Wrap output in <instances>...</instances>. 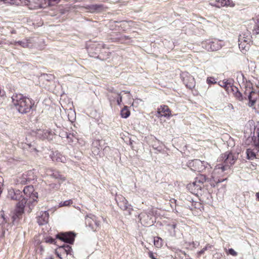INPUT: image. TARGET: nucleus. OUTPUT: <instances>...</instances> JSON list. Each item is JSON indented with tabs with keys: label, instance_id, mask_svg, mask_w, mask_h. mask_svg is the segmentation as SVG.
<instances>
[{
	"label": "nucleus",
	"instance_id": "nucleus-1",
	"mask_svg": "<svg viewBox=\"0 0 259 259\" xmlns=\"http://www.w3.org/2000/svg\"><path fill=\"white\" fill-rule=\"evenodd\" d=\"M236 159V157L231 152H226L222 154L219 158V161L223 162V164L222 165L219 164L215 166L211 176L215 183H219L226 180L221 179L220 176H217L216 175L219 174L223 176V172L229 168L230 165H233Z\"/></svg>",
	"mask_w": 259,
	"mask_h": 259
},
{
	"label": "nucleus",
	"instance_id": "nucleus-2",
	"mask_svg": "<svg viewBox=\"0 0 259 259\" xmlns=\"http://www.w3.org/2000/svg\"><path fill=\"white\" fill-rule=\"evenodd\" d=\"M12 102L20 113H26L30 111L33 104L30 99L22 94H15L12 97Z\"/></svg>",
	"mask_w": 259,
	"mask_h": 259
},
{
	"label": "nucleus",
	"instance_id": "nucleus-3",
	"mask_svg": "<svg viewBox=\"0 0 259 259\" xmlns=\"http://www.w3.org/2000/svg\"><path fill=\"white\" fill-rule=\"evenodd\" d=\"M207 181V178L203 175L198 176L194 182L187 185V189L193 194L198 195L204 187V183Z\"/></svg>",
	"mask_w": 259,
	"mask_h": 259
},
{
	"label": "nucleus",
	"instance_id": "nucleus-4",
	"mask_svg": "<svg viewBox=\"0 0 259 259\" xmlns=\"http://www.w3.org/2000/svg\"><path fill=\"white\" fill-rule=\"evenodd\" d=\"M208 163L204 161H201L199 159H194L189 161L188 166L192 170L201 171L205 169Z\"/></svg>",
	"mask_w": 259,
	"mask_h": 259
},
{
	"label": "nucleus",
	"instance_id": "nucleus-5",
	"mask_svg": "<svg viewBox=\"0 0 259 259\" xmlns=\"http://www.w3.org/2000/svg\"><path fill=\"white\" fill-rule=\"evenodd\" d=\"M25 5L28 6L30 9H36L45 8L47 6L48 0H22Z\"/></svg>",
	"mask_w": 259,
	"mask_h": 259
},
{
	"label": "nucleus",
	"instance_id": "nucleus-6",
	"mask_svg": "<svg viewBox=\"0 0 259 259\" xmlns=\"http://www.w3.org/2000/svg\"><path fill=\"white\" fill-rule=\"evenodd\" d=\"M85 222L86 225L93 231H96L100 228V222L97 220V218L93 214H90L87 215Z\"/></svg>",
	"mask_w": 259,
	"mask_h": 259
},
{
	"label": "nucleus",
	"instance_id": "nucleus-7",
	"mask_svg": "<svg viewBox=\"0 0 259 259\" xmlns=\"http://www.w3.org/2000/svg\"><path fill=\"white\" fill-rule=\"evenodd\" d=\"M23 192L26 196V199L29 197V202L33 203L37 201L38 194L34 191V188L32 186H28L24 187Z\"/></svg>",
	"mask_w": 259,
	"mask_h": 259
},
{
	"label": "nucleus",
	"instance_id": "nucleus-8",
	"mask_svg": "<svg viewBox=\"0 0 259 259\" xmlns=\"http://www.w3.org/2000/svg\"><path fill=\"white\" fill-rule=\"evenodd\" d=\"M104 47L103 44H93L87 48L88 53L91 57H98L96 55L100 54Z\"/></svg>",
	"mask_w": 259,
	"mask_h": 259
},
{
	"label": "nucleus",
	"instance_id": "nucleus-9",
	"mask_svg": "<svg viewBox=\"0 0 259 259\" xmlns=\"http://www.w3.org/2000/svg\"><path fill=\"white\" fill-rule=\"evenodd\" d=\"M202 47L208 51H215L221 49L222 45L220 41L214 40L203 43Z\"/></svg>",
	"mask_w": 259,
	"mask_h": 259
},
{
	"label": "nucleus",
	"instance_id": "nucleus-10",
	"mask_svg": "<svg viewBox=\"0 0 259 259\" xmlns=\"http://www.w3.org/2000/svg\"><path fill=\"white\" fill-rule=\"evenodd\" d=\"M117 199V201L118 206L123 210L127 211L129 214H131L133 209L131 205L128 204L127 200L122 196H119Z\"/></svg>",
	"mask_w": 259,
	"mask_h": 259
},
{
	"label": "nucleus",
	"instance_id": "nucleus-11",
	"mask_svg": "<svg viewBox=\"0 0 259 259\" xmlns=\"http://www.w3.org/2000/svg\"><path fill=\"white\" fill-rule=\"evenodd\" d=\"M239 48L240 51L243 53L245 54L246 52L249 50L250 45L249 42H250L249 38H245L242 36H240L239 37Z\"/></svg>",
	"mask_w": 259,
	"mask_h": 259
},
{
	"label": "nucleus",
	"instance_id": "nucleus-12",
	"mask_svg": "<svg viewBox=\"0 0 259 259\" xmlns=\"http://www.w3.org/2000/svg\"><path fill=\"white\" fill-rule=\"evenodd\" d=\"M157 113L158 117L163 116L169 118L171 116V111L166 105H161L158 108Z\"/></svg>",
	"mask_w": 259,
	"mask_h": 259
},
{
	"label": "nucleus",
	"instance_id": "nucleus-13",
	"mask_svg": "<svg viewBox=\"0 0 259 259\" xmlns=\"http://www.w3.org/2000/svg\"><path fill=\"white\" fill-rule=\"evenodd\" d=\"M49 212L47 211L39 212L36 217L37 222L39 225H43L47 224L49 220Z\"/></svg>",
	"mask_w": 259,
	"mask_h": 259
},
{
	"label": "nucleus",
	"instance_id": "nucleus-14",
	"mask_svg": "<svg viewBox=\"0 0 259 259\" xmlns=\"http://www.w3.org/2000/svg\"><path fill=\"white\" fill-rule=\"evenodd\" d=\"M46 173L47 176H50L53 178L58 179V180L61 181L62 182L65 180V178L64 177L60 175L58 171L52 168L47 169L46 170Z\"/></svg>",
	"mask_w": 259,
	"mask_h": 259
},
{
	"label": "nucleus",
	"instance_id": "nucleus-15",
	"mask_svg": "<svg viewBox=\"0 0 259 259\" xmlns=\"http://www.w3.org/2000/svg\"><path fill=\"white\" fill-rule=\"evenodd\" d=\"M183 81L186 86L189 88L192 89L195 85L194 78L189 74H184L182 76Z\"/></svg>",
	"mask_w": 259,
	"mask_h": 259
},
{
	"label": "nucleus",
	"instance_id": "nucleus-16",
	"mask_svg": "<svg viewBox=\"0 0 259 259\" xmlns=\"http://www.w3.org/2000/svg\"><path fill=\"white\" fill-rule=\"evenodd\" d=\"M27 202L26 198H22L20 201H19L15 209L16 214L17 217L21 214L24 211V208Z\"/></svg>",
	"mask_w": 259,
	"mask_h": 259
},
{
	"label": "nucleus",
	"instance_id": "nucleus-17",
	"mask_svg": "<svg viewBox=\"0 0 259 259\" xmlns=\"http://www.w3.org/2000/svg\"><path fill=\"white\" fill-rule=\"evenodd\" d=\"M75 235L72 233H66L65 234H63L61 235L59 238L60 240L70 243L72 244L74 242Z\"/></svg>",
	"mask_w": 259,
	"mask_h": 259
},
{
	"label": "nucleus",
	"instance_id": "nucleus-18",
	"mask_svg": "<svg viewBox=\"0 0 259 259\" xmlns=\"http://www.w3.org/2000/svg\"><path fill=\"white\" fill-rule=\"evenodd\" d=\"M215 5L219 8L221 7H234L235 4L232 0H218L216 1Z\"/></svg>",
	"mask_w": 259,
	"mask_h": 259
},
{
	"label": "nucleus",
	"instance_id": "nucleus-19",
	"mask_svg": "<svg viewBox=\"0 0 259 259\" xmlns=\"http://www.w3.org/2000/svg\"><path fill=\"white\" fill-rule=\"evenodd\" d=\"M50 156L53 161L64 163L66 160L65 157L57 151L53 152Z\"/></svg>",
	"mask_w": 259,
	"mask_h": 259
},
{
	"label": "nucleus",
	"instance_id": "nucleus-20",
	"mask_svg": "<svg viewBox=\"0 0 259 259\" xmlns=\"http://www.w3.org/2000/svg\"><path fill=\"white\" fill-rule=\"evenodd\" d=\"M14 46H16L17 45H20V46L23 48H27L29 47L30 44H31L30 39H25L22 40H20L18 41H14L13 43H11Z\"/></svg>",
	"mask_w": 259,
	"mask_h": 259
},
{
	"label": "nucleus",
	"instance_id": "nucleus-21",
	"mask_svg": "<svg viewBox=\"0 0 259 259\" xmlns=\"http://www.w3.org/2000/svg\"><path fill=\"white\" fill-rule=\"evenodd\" d=\"M131 112L128 108L126 106H124L123 109L120 111V115L122 118H126L130 115Z\"/></svg>",
	"mask_w": 259,
	"mask_h": 259
},
{
	"label": "nucleus",
	"instance_id": "nucleus-22",
	"mask_svg": "<svg viewBox=\"0 0 259 259\" xmlns=\"http://www.w3.org/2000/svg\"><path fill=\"white\" fill-rule=\"evenodd\" d=\"M55 77L52 74H43L41 76L40 79L43 81H47L48 82L53 81L54 80Z\"/></svg>",
	"mask_w": 259,
	"mask_h": 259
},
{
	"label": "nucleus",
	"instance_id": "nucleus-23",
	"mask_svg": "<svg viewBox=\"0 0 259 259\" xmlns=\"http://www.w3.org/2000/svg\"><path fill=\"white\" fill-rule=\"evenodd\" d=\"M246 154L247 158L249 159H253L256 157L255 152L252 150L250 149H247Z\"/></svg>",
	"mask_w": 259,
	"mask_h": 259
},
{
	"label": "nucleus",
	"instance_id": "nucleus-24",
	"mask_svg": "<svg viewBox=\"0 0 259 259\" xmlns=\"http://www.w3.org/2000/svg\"><path fill=\"white\" fill-rule=\"evenodd\" d=\"M154 244L156 247H161L162 245V239L160 237L154 238Z\"/></svg>",
	"mask_w": 259,
	"mask_h": 259
},
{
	"label": "nucleus",
	"instance_id": "nucleus-25",
	"mask_svg": "<svg viewBox=\"0 0 259 259\" xmlns=\"http://www.w3.org/2000/svg\"><path fill=\"white\" fill-rule=\"evenodd\" d=\"M73 203L72 200L71 199H69L68 200H66L64 201H61L59 203V206L60 207L63 206H68L72 204Z\"/></svg>",
	"mask_w": 259,
	"mask_h": 259
},
{
	"label": "nucleus",
	"instance_id": "nucleus-26",
	"mask_svg": "<svg viewBox=\"0 0 259 259\" xmlns=\"http://www.w3.org/2000/svg\"><path fill=\"white\" fill-rule=\"evenodd\" d=\"M253 34H259V20H257L254 24L253 28L252 29Z\"/></svg>",
	"mask_w": 259,
	"mask_h": 259
},
{
	"label": "nucleus",
	"instance_id": "nucleus-27",
	"mask_svg": "<svg viewBox=\"0 0 259 259\" xmlns=\"http://www.w3.org/2000/svg\"><path fill=\"white\" fill-rule=\"evenodd\" d=\"M231 83L229 81V80H224L222 82H220V85L224 88H227L229 87H231Z\"/></svg>",
	"mask_w": 259,
	"mask_h": 259
},
{
	"label": "nucleus",
	"instance_id": "nucleus-28",
	"mask_svg": "<svg viewBox=\"0 0 259 259\" xmlns=\"http://www.w3.org/2000/svg\"><path fill=\"white\" fill-rule=\"evenodd\" d=\"M257 137L255 138L254 140V144L255 147L259 148V128L257 130Z\"/></svg>",
	"mask_w": 259,
	"mask_h": 259
},
{
	"label": "nucleus",
	"instance_id": "nucleus-29",
	"mask_svg": "<svg viewBox=\"0 0 259 259\" xmlns=\"http://www.w3.org/2000/svg\"><path fill=\"white\" fill-rule=\"evenodd\" d=\"M206 81L208 84H214L217 83L214 78L213 77H207Z\"/></svg>",
	"mask_w": 259,
	"mask_h": 259
},
{
	"label": "nucleus",
	"instance_id": "nucleus-30",
	"mask_svg": "<svg viewBox=\"0 0 259 259\" xmlns=\"http://www.w3.org/2000/svg\"><path fill=\"white\" fill-rule=\"evenodd\" d=\"M211 246L209 244H207L206 246L204 247L202 249L198 252L199 255H201L204 253V252L207 249L208 247L210 248Z\"/></svg>",
	"mask_w": 259,
	"mask_h": 259
},
{
	"label": "nucleus",
	"instance_id": "nucleus-31",
	"mask_svg": "<svg viewBox=\"0 0 259 259\" xmlns=\"http://www.w3.org/2000/svg\"><path fill=\"white\" fill-rule=\"evenodd\" d=\"M199 245V243L198 242H192L189 243L190 247L195 248Z\"/></svg>",
	"mask_w": 259,
	"mask_h": 259
},
{
	"label": "nucleus",
	"instance_id": "nucleus-32",
	"mask_svg": "<svg viewBox=\"0 0 259 259\" xmlns=\"http://www.w3.org/2000/svg\"><path fill=\"white\" fill-rule=\"evenodd\" d=\"M229 253L233 256H236L237 255V252H236L233 249L230 248L228 250Z\"/></svg>",
	"mask_w": 259,
	"mask_h": 259
},
{
	"label": "nucleus",
	"instance_id": "nucleus-33",
	"mask_svg": "<svg viewBox=\"0 0 259 259\" xmlns=\"http://www.w3.org/2000/svg\"><path fill=\"white\" fill-rule=\"evenodd\" d=\"M118 96L117 99V103L118 105H120L121 103L122 102V96L120 94H117Z\"/></svg>",
	"mask_w": 259,
	"mask_h": 259
},
{
	"label": "nucleus",
	"instance_id": "nucleus-34",
	"mask_svg": "<svg viewBox=\"0 0 259 259\" xmlns=\"http://www.w3.org/2000/svg\"><path fill=\"white\" fill-rule=\"evenodd\" d=\"M103 6L102 5H95L92 6V8L95 10H99Z\"/></svg>",
	"mask_w": 259,
	"mask_h": 259
},
{
	"label": "nucleus",
	"instance_id": "nucleus-35",
	"mask_svg": "<svg viewBox=\"0 0 259 259\" xmlns=\"http://www.w3.org/2000/svg\"><path fill=\"white\" fill-rule=\"evenodd\" d=\"M63 247H64V250L67 252V254H68L71 249V247L69 245H66V246H63Z\"/></svg>",
	"mask_w": 259,
	"mask_h": 259
},
{
	"label": "nucleus",
	"instance_id": "nucleus-36",
	"mask_svg": "<svg viewBox=\"0 0 259 259\" xmlns=\"http://www.w3.org/2000/svg\"><path fill=\"white\" fill-rule=\"evenodd\" d=\"M148 254H149V256L151 258V259H158L157 258H156L155 257V255L154 254V253L152 252V251H149L148 252Z\"/></svg>",
	"mask_w": 259,
	"mask_h": 259
},
{
	"label": "nucleus",
	"instance_id": "nucleus-37",
	"mask_svg": "<svg viewBox=\"0 0 259 259\" xmlns=\"http://www.w3.org/2000/svg\"><path fill=\"white\" fill-rule=\"evenodd\" d=\"M5 95V91L0 89V96L1 97H4Z\"/></svg>",
	"mask_w": 259,
	"mask_h": 259
},
{
	"label": "nucleus",
	"instance_id": "nucleus-38",
	"mask_svg": "<svg viewBox=\"0 0 259 259\" xmlns=\"http://www.w3.org/2000/svg\"><path fill=\"white\" fill-rule=\"evenodd\" d=\"M48 1H49V2L47 3V6L49 5L50 2H54L55 3H58L60 1V0H48Z\"/></svg>",
	"mask_w": 259,
	"mask_h": 259
},
{
	"label": "nucleus",
	"instance_id": "nucleus-39",
	"mask_svg": "<svg viewBox=\"0 0 259 259\" xmlns=\"http://www.w3.org/2000/svg\"><path fill=\"white\" fill-rule=\"evenodd\" d=\"M248 98H249V99L250 100V102H251V105L252 106L254 103L255 101L251 100V95H250L248 96Z\"/></svg>",
	"mask_w": 259,
	"mask_h": 259
},
{
	"label": "nucleus",
	"instance_id": "nucleus-40",
	"mask_svg": "<svg viewBox=\"0 0 259 259\" xmlns=\"http://www.w3.org/2000/svg\"><path fill=\"white\" fill-rule=\"evenodd\" d=\"M45 132V135H43V138H48V136L46 135L47 134H49V132L48 131H44Z\"/></svg>",
	"mask_w": 259,
	"mask_h": 259
},
{
	"label": "nucleus",
	"instance_id": "nucleus-41",
	"mask_svg": "<svg viewBox=\"0 0 259 259\" xmlns=\"http://www.w3.org/2000/svg\"><path fill=\"white\" fill-rule=\"evenodd\" d=\"M256 199L259 201V192H257L255 194Z\"/></svg>",
	"mask_w": 259,
	"mask_h": 259
},
{
	"label": "nucleus",
	"instance_id": "nucleus-42",
	"mask_svg": "<svg viewBox=\"0 0 259 259\" xmlns=\"http://www.w3.org/2000/svg\"><path fill=\"white\" fill-rule=\"evenodd\" d=\"M46 259H54V258L52 256H50L47 257Z\"/></svg>",
	"mask_w": 259,
	"mask_h": 259
},
{
	"label": "nucleus",
	"instance_id": "nucleus-43",
	"mask_svg": "<svg viewBox=\"0 0 259 259\" xmlns=\"http://www.w3.org/2000/svg\"><path fill=\"white\" fill-rule=\"evenodd\" d=\"M126 94H130V92L128 91H125L124 92ZM128 97L130 98V95H128Z\"/></svg>",
	"mask_w": 259,
	"mask_h": 259
},
{
	"label": "nucleus",
	"instance_id": "nucleus-44",
	"mask_svg": "<svg viewBox=\"0 0 259 259\" xmlns=\"http://www.w3.org/2000/svg\"><path fill=\"white\" fill-rule=\"evenodd\" d=\"M42 132V131H41V130H39L38 132V134L41 135Z\"/></svg>",
	"mask_w": 259,
	"mask_h": 259
},
{
	"label": "nucleus",
	"instance_id": "nucleus-45",
	"mask_svg": "<svg viewBox=\"0 0 259 259\" xmlns=\"http://www.w3.org/2000/svg\"><path fill=\"white\" fill-rule=\"evenodd\" d=\"M53 239H51V240H50V241H51V242H53Z\"/></svg>",
	"mask_w": 259,
	"mask_h": 259
},
{
	"label": "nucleus",
	"instance_id": "nucleus-46",
	"mask_svg": "<svg viewBox=\"0 0 259 259\" xmlns=\"http://www.w3.org/2000/svg\"><path fill=\"white\" fill-rule=\"evenodd\" d=\"M53 239H51V240H50V241H51V242H53Z\"/></svg>",
	"mask_w": 259,
	"mask_h": 259
},
{
	"label": "nucleus",
	"instance_id": "nucleus-47",
	"mask_svg": "<svg viewBox=\"0 0 259 259\" xmlns=\"http://www.w3.org/2000/svg\"><path fill=\"white\" fill-rule=\"evenodd\" d=\"M172 226H173V228H175V227H176V225H173Z\"/></svg>",
	"mask_w": 259,
	"mask_h": 259
}]
</instances>
